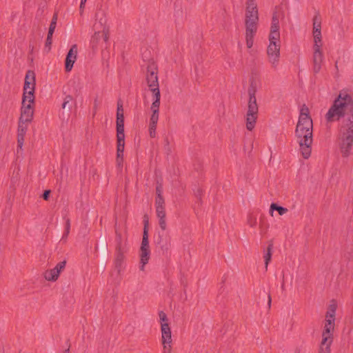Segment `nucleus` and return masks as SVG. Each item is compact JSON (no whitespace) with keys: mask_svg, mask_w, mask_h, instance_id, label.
Listing matches in <instances>:
<instances>
[{"mask_svg":"<svg viewBox=\"0 0 353 353\" xmlns=\"http://www.w3.org/2000/svg\"><path fill=\"white\" fill-rule=\"evenodd\" d=\"M353 145V129H346L341 136L340 150L343 157H347L351 153Z\"/></svg>","mask_w":353,"mask_h":353,"instance_id":"9d476101","label":"nucleus"},{"mask_svg":"<svg viewBox=\"0 0 353 353\" xmlns=\"http://www.w3.org/2000/svg\"><path fill=\"white\" fill-rule=\"evenodd\" d=\"M117 158L116 163L118 167L123 166V152L125 148V134H124V115L123 102L121 99L117 101Z\"/></svg>","mask_w":353,"mask_h":353,"instance_id":"f03ea898","label":"nucleus"},{"mask_svg":"<svg viewBox=\"0 0 353 353\" xmlns=\"http://www.w3.org/2000/svg\"><path fill=\"white\" fill-rule=\"evenodd\" d=\"M107 256H108V254H101V256L100 270L102 272H103L106 268Z\"/></svg>","mask_w":353,"mask_h":353,"instance_id":"c9c22d12","label":"nucleus"},{"mask_svg":"<svg viewBox=\"0 0 353 353\" xmlns=\"http://www.w3.org/2000/svg\"><path fill=\"white\" fill-rule=\"evenodd\" d=\"M256 5L255 0H247L246 5Z\"/></svg>","mask_w":353,"mask_h":353,"instance_id":"bf43d9fd","label":"nucleus"},{"mask_svg":"<svg viewBox=\"0 0 353 353\" xmlns=\"http://www.w3.org/2000/svg\"><path fill=\"white\" fill-rule=\"evenodd\" d=\"M77 45H72L66 54L65 59V70L70 72L73 68V65L77 60Z\"/></svg>","mask_w":353,"mask_h":353,"instance_id":"4468645a","label":"nucleus"},{"mask_svg":"<svg viewBox=\"0 0 353 353\" xmlns=\"http://www.w3.org/2000/svg\"><path fill=\"white\" fill-rule=\"evenodd\" d=\"M321 34V28H313V36H320Z\"/></svg>","mask_w":353,"mask_h":353,"instance_id":"5fc2aeb1","label":"nucleus"},{"mask_svg":"<svg viewBox=\"0 0 353 353\" xmlns=\"http://www.w3.org/2000/svg\"><path fill=\"white\" fill-rule=\"evenodd\" d=\"M159 106H160V102L157 101H153L152 105H151V110L152 113H158L159 114Z\"/></svg>","mask_w":353,"mask_h":353,"instance_id":"79ce46f5","label":"nucleus"},{"mask_svg":"<svg viewBox=\"0 0 353 353\" xmlns=\"http://www.w3.org/2000/svg\"><path fill=\"white\" fill-rule=\"evenodd\" d=\"M26 122H21L19 119V125L17 129V135L25 136L28 130V126L26 124Z\"/></svg>","mask_w":353,"mask_h":353,"instance_id":"c85d7f7f","label":"nucleus"},{"mask_svg":"<svg viewBox=\"0 0 353 353\" xmlns=\"http://www.w3.org/2000/svg\"><path fill=\"white\" fill-rule=\"evenodd\" d=\"M321 41H322V36L321 34L320 36H314V45H317V46H322L321 44Z\"/></svg>","mask_w":353,"mask_h":353,"instance_id":"3c124183","label":"nucleus"},{"mask_svg":"<svg viewBox=\"0 0 353 353\" xmlns=\"http://www.w3.org/2000/svg\"><path fill=\"white\" fill-rule=\"evenodd\" d=\"M52 36L53 34L48 33L45 43V50L47 51V52H50L51 50V46L52 43Z\"/></svg>","mask_w":353,"mask_h":353,"instance_id":"72a5a7b5","label":"nucleus"},{"mask_svg":"<svg viewBox=\"0 0 353 353\" xmlns=\"http://www.w3.org/2000/svg\"><path fill=\"white\" fill-rule=\"evenodd\" d=\"M100 249L101 254H108V243L104 236L100 237Z\"/></svg>","mask_w":353,"mask_h":353,"instance_id":"c756f323","label":"nucleus"},{"mask_svg":"<svg viewBox=\"0 0 353 353\" xmlns=\"http://www.w3.org/2000/svg\"><path fill=\"white\" fill-rule=\"evenodd\" d=\"M84 8V5H81V3H80V10H83Z\"/></svg>","mask_w":353,"mask_h":353,"instance_id":"e2e57ef3","label":"nucleus"},{"mask_svg":"<svg viewBox=\"0 0 353 353\" xmlns=\"http://www.w3.org/2000/svg\"><path fill=\"white\" fill-rule=\"evenodd\" d=\"M146 80L150 90L159 87L157 73L154 71H150L149 68L148 69Z\"/></svg>","mask_w":353,"mask_h":353,"instance_id":"4be33fe9","label":"nucleus"},{"mask_svg":"<svg viewBox=\"0 0 353 353\" xmlns=\"http://www.w3.org/2000/svg\"><path fill=\"white\" fill-rule=\"evenodd\" d=\"M76 106V101L73 99V97L68 94L66 95L63 101L61 104L62 109L64 110L62 114L64 116V114L65 112L67 117H68L72 112V109L73 106Z\"/></svg>","mask_w":353,"mask_h":353,"instance_id":"f3484780","label":"nucleus"},{"mask_svg":"<svg viewBox=\"0 0 353 353\" xmlns=\"http://www.w3.org/2000/svg\"><path fill=\"white\" fill-rule=\"evenodd\" d=\"M325 119L328 123L343 119V125L347 129H353V97L341 90L326 113Z\"/></svg>","mask_w":353,"mask_h":353,"instance_id":"f257e3e1","label":"nucleus"},{"mask_svg":"<svg viewBox=\"0 0 353 353\" xmlns=\"http://www.w3.org/2000/svg\"><path fill=\"white\" fill-rule=\"evenodd\" d=\"M156 194L157 196L163 195V186L160 183H157L156 186Z\"/></svg>","mask_w":353,"mask_h":353,"instance_id":"09e8293b","label":"nucleus"},{"mask_svg":"<svg viewBox=\"0 0 353 353\" xmlns=\"http://www.w3.org/2000/svg\"><path fill=\"white\" fill-rule=\"evenodd\" d=\"M337 308V305L334 302V300H332V303L330 304L328 307V310L325 314V319H330L335 321V315H336V311Z\"/></svg>","mask_w":353,"mask_h":353,"instance_id":"393cba45","label":"nucleus"},{"mask_svg":"<svg viewBox=\"0 0 353 353\" xmlns=\"http://www.w3.org/2000/svg\"><path fill=\"white\" fill-rule=\"evenodd\" d=\"M150 91L153 94L154 101H157L160 102L161 99V92L159 87H155L153 89H151Z\"/></svg>","mask_w":353,"mask_h":353,"instance_id":"4c0bfd02","label":"nucleus"},{"mask_svg":"<svg viewBox=\"0 0 353 353\" xmlns=\"http://www.w3.org/2000/svg\"><path fill=\"white\" fill-rule=\"evenodd\" d=\"M272 249H273V243H270L268 245V246L267 248V252L264 255L265 265L266 269L268 268V263L271 261Z\"/></svg>","mask_w":353,"mask_h":353,"instance_id":"cd10ccee","label":"nucleus"},{"mask_svg":"<svg viewBox=\"0 0 353 353\" xmlns=\"http://www.w3.org/2000/svg\"><path fill=\"white\" fill-rule=\"evenodd\" d=\"M127 252V250H116V256L114 259V268L117 270L118 274H120L121 271L122 265L124 261V254Z\"/></svg>","mask_w":353,"mask_h":353,"instance_id":"aec40b11","label":"nucleus"},{"mask_svg":"<svg viewBox=\"0 0 353 353\" xmlns=\"http://www.w3.org/2000/svg\"><path fill=\"white\" fill-rule=\"evenodd\" d=\"M334 322L335 321L333 319H325L319 353H330V345L333 341Z\"/></svg>","mask_w":353,"mask_h":353,"instance_id":"423d86ee","label":"nucleus"},{"mask_svg":"<svg viewBox=\"0 0 353 353\" xmlns=\"http://www.w3.org/2000/svg\"><path fill=\"white\" fill-rule=\"evenodd\" d=\"M302 113L306 114H307V116H310L309 109L305 105H303L301 109L300 114H302Z\"/></svg>","mask_w":353,"mask_h":353,"instance_id":"603ef678","label":"nucleus"},{"mask_svg":"<svg viewBox=\"0 0 353 353\" xmlns=\"http://www.w3.org/2000/svg\"><path fill=\"white\" fill-rule=\"evenodd\" d=\"M143 238L140 249H150L148 240L149 219L147 214L143 216Z\"/></svg>","mask_w":353,"mask_h":353,"instance_id":"a211bd4d","label":"nucleus"},{"mask_svg":"<svg viewBox=\"0 0 353 353\" xmlns=\"http://www.w3.org/2000/svg\"><path fill=\"white\" fill-rule=\"evenodd\" d=\"M259 12L257 5H246L245 8V40L248 48H251L254 43V37L257 32Z\"/></svg>","mask_w":353,"mask_h":353,"instance_id":"7ed1b4c3","label":"nucleus"},{"mask_svg":"<svg viewBox=\"0 0 353 353\" xmlns=\"http://www.w3.org/2000/svg\"><path fill=\"white\" fill-rule=\"evenodd\" d=\"M274 211H277L279 215H283L288 212V210L276 203H272L270 207V214L272 216H273Z\"/></svg>","mask_w":353,"mask_h":353,"instance_id":"b1692460","label":"nucleus"},{"mask_svg":"<svg viewBox=\"0 0 353 353\" xmlns=\"http://www.w3.org/2000/svg\"><path fill=\"white\" fill-rule=\"evenodd\" d=\"M256 83L254 80H251L248 89L249 100L246 113V128L249 131H252L254 128L258 117L259 108L256 103Z\"/></svg>","mask_w":353,"mask_h":353,"instance_id":"20e7f679","label":"nucleus"},{"mask_svg":"<svg viewBox=\"0 0 353 353\" xmlns=\"http://www.w3.org/2000/svg\"><path fill=\"white\" fill-rule=\"evenodd\" d=\"M154 243L163 254H165L171 247V237L168 233L165 232V230H162V232H158L157 236L154 237Z\"/></svg>","mask_w":353,"mask_h":353,"instance_id":"9b49d317","label":"nucleus"},{"mask_svg":"<svg viewBox=\"0 0 353 353\" xmlns=\"http://www.w3.org/2000/svg\"><path fill=\"white\" fill-rule=\"evenodd\" d=\"M313 49V71L315 74H317L321 70L323 56L321 46L314 45Z\"/></svg>","mask_w":353,"mask_h":353,"instance_id":"2eb2a0df","label":"nucleus"},{"mask_svg":"<svg viewBox=\"0 0 353 353\" xmlns=\"http://www.w3.org/2000/svg\"><path fill=\"white\" fill-rule=\"evenodd\" d=\"M225 280H226V278H225V276H224L223 277V279H222V281H221V284H222V285L221 286V288H220V289H219V292H220V293H222V292H223V291L224 290V285H223V284H224V283H225Z\"/></svg>","mask_w":353,"mask_h":353,"instance_id":"4d7b16f0","label":"nucleus"},{"mask_svg":"<svg viewBox=\"0 0 353 353\" xmlns=\"http://www.w3.org/2000/svg\"><path fill=\"white\" fill-rule=\"evenodd\" d=\"M268 308L270 309V307H271V303H272V298H271V295L270 293L268 294Z\"/></svg>","mask_w":353,"mask_h":353,"instance_id":"13d9d810","label":"nucleus"},{"mask_svg":"<svg viewBox=\"0 0 353 353\" xmlns=\"http://www.w3.org/2000/svg\"><path fill=\"white\" fill-rule=\"evenodd\" d=\"M57 14L54 13L51 20L48 33L54 34L57 26Z\"/></svg>","mask_w":353,"mask_h":353,"instance_id":"7c9ffc66","label":"nucleus"},{"mask_svg":"<svg viewBox=\"0 0 353 353\" xmlns=\"http://www.w3.org/2000/svg\"><path fill=\"white\" fill-rule=\"evenodd\" d=\"M150 256V249H140V270H143L144 266L148 263Z\"/></svg>","mask_w":353,"mask_h":353,"instance_id":"5701e85b","label":"nucleus"},{"mask_svg":"<svg viewBox=\"0 0 353 353\" xmlns=\"http://www.w3.org/2000/svg\"><path fill=\"white\" fill-rule=\"evenodd\" d=\"M26 97H22V106L21 109V115L19 119L21 122H32L34 115V106L32 103L26 104Z\"/></svg>","mask_w":353,"mask_h":353,"instance_id":"f8f14e48","label":"nucleus"},{"mask_svg":"<svg viewBox=\"0 0 353 353\" xmlns=\"http://www.w3.org/2000/svg\"><path fill=\"white\" fill-rule=\"evenodd\" d=\"M34 45H35L34 41H32V39H30V43H29V48H30L31 52H32L34 50Z\"/></svg>","mask_w":353,"mask_h":353,"instance_id":"6e6d98bb","label":"nucleus"},{"mask_svg":"<svg viewBox=\"0 0 353 353\" xmlns=\"http://www.w3.org/2000/svg\"><path fill=\"white\" fill-rule=\"evenodd\" d=\"M165 206V200L163 195L157 196L155 199V207Z\"/></svg>","mask_w":353,"mask_h":353,"instance_id":"ea45409f","label":"nucleus"},{"mask_svg":"<svg viewBox=\"0 0 353 353\" xmlns=\"http://www.w3.org/2000/svg\"><path fill=\"white\" fill-rule=\"evenodd\" d=\"M268 39L270 42L267 48L268 59L272 67L276 68L280 57V39Z\"/></svg>","mask_w":353,"mask_h":353,"instance_id":"1a4fd4ad","label":"nucleus"},{"mask_svg":"<svg viewBox=\"0 0 353 353\" xmlns=\"http://www.w3.org/2000/svg\"><path fill=\"white\" fill-rule=\"evenodd\" d=\"M100 23H101V26H103V23H102V19H100Z\"/></svg>","mask_w":353,"mask_h":353,"instance_id":"69168bd1","label":"nucleus"},{"mask_svg":"<svg viewBox=\"0 0 353 353\" xmlns=\"http://www.w3.org/2000/svg\"><path fill=\"white\" fill-rule=\"evenodd\" d=\"M279 25H271L268 39H280Z\"/></svg>","mask_w":353,"mask_h":353,"instance_id":"bb28decb","label":"nucleus"},{"mask_svg":"<svg viewBox=\"0 0 353 353\" xmlns=\"http://www.w3.org/2000/svg\"><path fill=\"white\" fill-rule=\"evenodd\" d=\"M115 241L117 243L116 250H127L125 243H123L122 235L120 232H118L117 229L115 230Z\"/></svg>","mask_w":353,"mask_h":353,"instance_id":"a878e982","label":"nucleus"},{"mask_svg":"<svg viewBox=\"0 0 353 353\" xmlns=\"http://www.w3.org/2000/svg\"><path fill=\"white\" fill-rule=\"evenodd\" d=\"M296 126L299 128L305 127L307 129H312L313 123L310 116L306 114H300Z\"/></svg>","mask_w":353,"mask_h":353,"instance_id":"412c9836","label":"nucleus"},{"mask_svg":"<svg viewBox=\"0 0 353 353\" xmlns=\"http://www.w3.org/2000/svg\"><path fill=\"white\" fill-rule=\"evenodd\" d=\"M157 216L159 218V225L161 230H165L167 228L165 221V206L156 207Z\"/></svg>","mask_w":353,"mask_h":353,"instance_id":"6ab92c4d","label":"nucleus"},{"mask_svg":"<svg viewBox=\"0 0 353 353\" xmlns=\"http://www.w3.org/2000/svg\"><path fill=\"white\" fill-rule=\"evenodd\" d=\"M50 194H51L50 190H46L43 191V192L41 195V197L43 199V200L48 201L50 199Z\"/></svg>","mask_w":353,"mask_h":353,"instance_id":"8fccbe9b","label":"nucleus"},{"mask_svg":"<svg viewBox=\"0 0 353 353\" xmlns=\"http://www.w3.org/2000/svg\"><path fill=\"white\" fill-rule=\"evenodd\" d=\"M281 290L283 291L285 290V283H284V276H283V282H282V284H281Z\"/></svg>","mask_w":353,"mask_h":353,"instance_id":"680f3d73","label":"nucleus"},{"mask_svg":"<svg viewBox=\"0 0 353 353\" xmlns=\"http://www.w3.org/2000/svg\"><path fill=\"white\" fill-rule=\"evenodd\" d=\"M68 344V349H66L63 353H70V341L69 340H67V342H66Z\"/></svg>","mask_w":353,"mask_h":353,"instance_id":"052dcab7","label":"nucleus"},{"mask_svg":"<svg viewBox=\"0 0 353 353\" xmlns=\"http://www.w3.org/2000/svg\"><path fill=\"white\" fill-rule=\"evenodd\" d=\"M295 135L298 139L302 157L307 159L311 155L312 143V129L296 126Z\"/></svg>","mask_w":353,"mask_h":353,"instance_id":"39448f33","label":"nucleus"},{"mask_svg":"<svg viewBox=\"0 0 353 353\" xmlns=\"http://www.w3.org/2000/svg\"><path fill=\"white\" fill-rule=\"evenodd\" d=\"M247 223L250 227L254 228L256 225L257 223L256 218L252 215H249L248 216Z\"/></svg>","mask_w":353,"mask_h":353,"instance_id":"a19ab883","label":"nucleus"},{"mask_svg":"<svg viewBox=\"0 0 353 353\" xmlns=\"http://www.w3.org/2000/svg\"><path fill=\"white\" fill-rule=\"evenodd\" d=\"M34 90L35 88L34 86H31V89L29 91L27 90L26 94V101L28 100L29 103L34 104Z\"/></svg>","mask_w":353,"mask_h":353,"instance_id":"473e14b6","label":"nucleus"},{"mask_svg":"<svg viewBox=\"0 0 353 353\" xmlns=\"http://www.w3.org/2000/svg\"><path fill=\"white\" fill-rule=\"evenodd\" d=\"M259 228L261 230V233L263 234V233L266 232L268 228V225L263 221H261Z\"/></svg>","mask_w":353,"mask_h":353,"instance_id":"de8ad7c7","label":"nucleus"},{"mask_svg":"<svg viewBox=\"0 0 353 353\" xmlns=\"http://www.w3.org/2000/svg\"><path fill=\"white\" fill-rule=\"evenodd\" d=\"M156 125H149V134L150 137L154 138L156 137Z\"/></svg>","mask_w":353,"mask_h":353,"instance_id":"a18cd8bd","label":"nucleus"},{"mask_svg":"<svg viewBox=\"0 0 353 353\" xmlns=\"http://www.w3.org/2000/svg\"><path fill=\"white\" fill-rule=\"evenodd\" d=\"M159 121V114L158 113H152V115L150 117V125H157Z\"/></svg>","mask_w":353,"mask_h":353,"instance_id":"58836bf2","label":"nucleus"},{"mask_svg":"<svg viewBox=\"0 0 353 353\" xmlns=\"http://www.w3.org/2000/svg\"><path fill=\"white\" fill-rule=\"evenodd\" d=\"M35 81L36 80L34 72L32 70H28L24 81L23 97H26L27 90L31 89V86H34V88H35Z\"/></svg>","mask_w":353,"mask_h":353,"instance_id":"dca6fc26","label":"nucleus"},{"mask_svg":"<svg viewBox=\"0 0 353 353\" xmlns=\"http://www.w3.org/2000/svg\"><path fill=\"white\" fill-rule=\"evenodd\" d=\"M271 25H279V16L276 11L272 14Z\"/></svg>","mask_w":353,"mask_h":353,"instance_id":"37998d69","label":"nucleus"},{"mask_svg":"<svg viewBox=\"0 0 353 353\" xmlns=\"http://www.w3.org/2000/svg\"><path fill=\"white\" fill-rule=\"evenodd\" d=\"M65 220V230L62 236V240L66 239L70 230V220L69 218L64 217Z\"/></svg>","mask_w":353,"mask_h":353,"instance_id":"2f4dec72","label":"nucleus"},{"mask_svg":"<svg viewBox=\"0 0 353 353\" xmlns=\"http://www.w3.org/2000/svg\"><path fill=\"white\" fill-rule=\"evenodd\" d=\"M97 108H98V100H97V98H96L94 100L93 117L95 116L97 111Z\"/></svg>","mask_w":353,"mask_h":353,"instance_id":"864d4df0","label":"nucleus"},{"mask_svg":"<svg viewBox=\"0 0 353 353\" xmlns=\"http://www.w3.org/2000/svg\"><path fill=\"white\" fill-rule=\"evenodd\" d=\"M25 136L17 135V148L21 149L24 143Z\"/></svg>","mask_w":353,"mask_h":353,"instance_id":"c03bdc74","label":"nucleus"},{"mask_svg":"<svg viewBox=\"0 0 353 353\" xmlns=\"http://www.w3.org/2000/svg\"><path fill=\"white\" fill-rule=\"evenodd\" d=\"M313 28H321V19L319 12L313 18Z\"/></svg>","mask_w":353,"mask_h":353,"instance_id":"e433bc0d","label":"nucleus"},{"mask_svg":"<svg viewBox=\"0 0 353 353\" xmlns=\"http://www.w3.org/2000/svg\"><path fill=\"white\" fill-rule=\"evenodd\" d=\"M66 263V261L63 260L58 263L54 268L46 270L44 273L45 279L49 281H57L60 273L64 270Z\"/></svg>","mask_w":353,"mask_h":353,"instance_id":"ddd939ff","label":"nucleus"},{"mask_svg":"<svg viewBox=\"0 0 353 353\" xmlns=\"http://www.w3.org/2000/svg\"><path fill=\"white\" fill-rule=\"evenodd\" d=\"M87 0H81V5H85V2H86Z\"/></svg>","mask_w":353,"mask_h":353,"instance_id":"0e129e2a","label":"nucleus"},{"mask_svg":"<svg viewBox=\"0 0 353 353\" xmlns=\"http://www.w3.org/2000/svg\"><path fill=\"white\" fill-rule=\"evenodd\" d=\"M101 38H103V40L105 43V48H108L110 38L109 26L106 25L103 26L102 30L96 31L92 36L90 44V48L93 52H95L98 50V46Z\"/></svg>","mask_w":353,"mask_h":353,"instance_id":"6e6552de","label":"nucleus"},{"mask_svg":"<svg viewBox=\"0 0 353 353\" xmlns=\"http://www.w3.org/2000/svg\"><path fill=\"white\" fill-rule=\"evenodd\" d=\"M196 204H197L199 206L201 205L202 201H201V190L198 189L197 192L196 193Z\"/></svg>","mask_w":353,"mask_h":353,"instance_id":"49530a36","label":"nucleus"},{"mask_svg":"<svg viewBox=\"0 0 353 353\" xmlns=\"http://www.w3.org/2000/svg\"><path fill=\"white\" fill-rule=\"evenodd\" d=\"M163 149H164L165 153L167 156H169L172 153V147L170 144L168 137H165L164 138Z\"/></svg>","mask_w":353,"mask_h":353,"instance_id":"f704fd0d","label":"nucleus"},{"mask_svg":"<svg viewBox=\"0 0 353 353\" xmlns=\"http://www.w3.org/2000/svg\"><path fill=\"white\" fill-rule=\"evenodd\" d=\"M161 321V341L163 345V353H171L172 351V332L168 321L166 314L163 311L159 312Z\"/></svg>","mask_w":353,"mask_h":353,"instance_id":"0eeeda50","label":"nucleus"}]
</instances>
